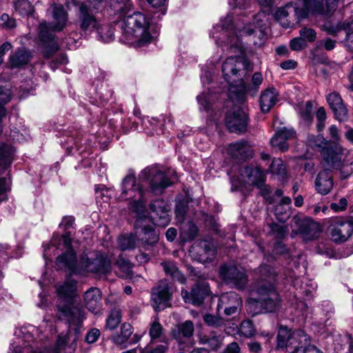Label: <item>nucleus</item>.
Returning <instances> with one entry per match:
<instances>
[{
    "label": "nucleus",
    "mask_w": 353,
    "mask_h": 353,
    "mask_svg": "<svg viewBox=\"0 0 353 353\" xmlns=\"http://www.w3.org/2000/svg\"><path fill=\"white\" fill-rule=\"evenodd\" d=\"M266 20V13L259 12L254 16L252 23H246L234 30L232 18L228 16L224 21L214 26L210 33L216 43L219 44V41L224 43L229 46L230 53L236 54L224 61L222 73L223 79L229 84L230 95L238 100L242 99L247 92V86L243 77L252 70L249 59L243 54L242 39L257 34L261 40L263 39Z\"/></svg>",
    "instance_id": "obj_1"
},
{
    "label": "nucleus",
    "mask_w": 353,
    "mask_h": 353,
    "mask_svg": "<svg viewBox=\"0 0 353 353\" xmlns=\"http://www.w3.org/2000/svg\"><path fill=\"white\" fill-rule=\"evenodd\" d=\"M259 272L261 280L254 288L257 297L248 299V310L254 314L276 312L281 307V299L274 285L275 272L270 265H261Z\"/></svg>",
    "instance_id": "obj_2"
},
{
    "label": "nucleus",
    "mask_w": 353,
    "mask_h": 353,
    "mask_svg": "<svg viewBox=\"0 0 353 353\" xmlns=\"http://www.w3.org/2000/svg\"><path fill=\"white\" fill-rule=\"evenodd\" d=\"M77 281L68 277L64 283L57 287L59 299L57 303V316L60 321H65L70 330L79 334L83 321L85 319L84 310L77 303Z\"/></svg>",
    "instance_id": "obj_3"
},
{
    "label": "nucleus",
    "mask_w": 353,
    "mask_h": 353,
    "mask_svg": "<svg viewBox=\"0 0 353 353\" xmlns=\"http://www.w3.org/2000/svg\"><path fill=\"white\" fill-rule=\"evenodd\" d=\"M150 19L144 14L136 12L124 18L121 23V37L120 41L123 43H136L143 47L150 43L156 37L159 29L151 32Z\"/></svg>",
    "instance_id": "obj_4"
},
{
    "label": "nucleus",
    "mask_w": 353,
    "mask_h": 353,
    "mask_svg": "<svg viewBox=\"0 0 353 353\" xmlns=\"http://www.w3.org/2000/svg\"><path fill=\"white\" fill-rule=\"evenodd\" d=\"M345 149L340 144L329 143L322 150V165L325 168L338 170L341 179L349 178L353 173V157L345 154Z\"/></svg>",
    "instance_id": "obj_5"
},
{
    "label": "nucleus",
    "mask_w": 353,
    "mask_h": 353,
    "mask_svg": "<svg viewBox=\"0 0 353 353\" xmlns=\"http://www.w3.org/2000/svg\"><path fill=\"white\" fill-rule=\"evenodd\" d=\"M121 196L124 199H133L130 205L133 212L141 213L144 211L147 202L145 191L141 185L137 183L134 175H127L123 179Z\"/></svg>",
    "instance_id": "obj_6"
},
{
    "label": "nucleus",
    "mask_w": 353,
    "mask_h": 353,
    "mask_svg": "<svg viewBox=\"0 0 353 353\" xmlns=\"http://www.w3.org/2000/svg\"><path fill=\"white\" fill-rule=\"evenodd\" d=\"M308 335L303 330H292L287 326L280 325L276 336V350H284L295 353L301 343L307 342Z\"/></svg>",
    "instance_id": "obj_7"
},
{
    "label": "nucleus",
    "mask_w": 353,
    "mask_h": 353,
    "mask_svg": "<svg viewBox=\"0 0 353 353\" xmlns=\"http://www.w3.org/2000/svg\"><path fill=\"white\" fill-rule=\"evenodd\" d=\"M219 276L226 285L238 290H245L249 281L245 270L232 263L221 265L219 268Z\"/></svg>",
    "instance_id": "obj_8"
},
{
    "label": "nucleus",
    "mask_w": 353,
    "mask_h": 353,
    "mask_svg": "<svg viewBox=\"0 0 353 353\" xmlns=\"http://www.w3.org/2000/svg\"><path fill=\"white\" fill-rule=\"evenodd\" d=\"M139 180L149 181L150 190L154 195H161L172 185L170 179L157 165L143 169L139 175Z\"/></svg>",
    "instance_id": "obj_9"
},
{
    "label": "nucleus",
    "mask_w": 353,
    "mask_h": 353,
    "mask_svg": "<svg viewBox=\"0 0 353 353\" xmlns=\"http://www.w3.org/2000/svg\"><path fill=\"white\" fill-rule=\"evenodd\" d=\"M80 264L84 270L100 276H106L112 271L110 259L101 252L96 253L94 257L82 255Z\"/></svg>",
    "instance_id": "obj_10"
},
{
    "label": "nucleus",
    "mask_w": 353,
    "mask_h": 353,
    "mask_svg": "<svg viewBox=\"0 0 353 353\" xmlns=\"http://www.w3.org/2000/svg\"><path fill=\"white\" fill-rule=\"evenodd\" d=\"M248 114L241 108L229 110L225 117V124L229 132L242 134L247 132L249 124Z\"/></svg>",
    "instance_id": "obj_11"
},
{
    "label": "nucleus",
    "mask_w": 353,
    "mask_h": 353,
    "mask_svg": "<svg viewBox=\"0 0 353 353\" xmlns=\"http://www.w3.org/2000/svg\"><path fill=\"white\" fill-rule=\"evenodd\" d=\"M192 258L199 263L212 262L216 254V250L212 241L206 239L196 241L190 248Z\"/></svg>",
    "instance_id": "obj_12"
},
{
    "label": "nucleus",
    "mask_w": 353,
    "mask_h": 353,
    "mask_svg": "<svg viewBox=\"0 0 353 353\" xmlns=\"http://www.w3.org/2000/svg\"><path fill=\"white\" fill-rule=\"evenodd\" d=\"M331 239L335 243H343L348 240L353 232V223L343 217L333 219L328 227Z\"/></svg>",
    "instance_id": "obj_13"
},
{
    "label": "nucleus",
    "mask_w": 353,
    "mask_h": 353,
    "mask_svg": "<svg viewBox=\"0 0 353 353\" xmlns=\"http://www.w3.org/2000/svg\"><path fill=\"white\" fill-rule=\"evenodd\" d=\"M172 296V291L167 280L161 281L159 285L152 290L151 299L154 310L160 311L168 307Z\"/></svg>",
    "instance_id": "obj_14"
},
{
    "label": "nucleus",
    "mask_w": 353,
    "mask_h": 353,
    "mask_svg": "<svg viewBox=\"0 0 353 353\" xmlns=\"http://www.w3.org/2000/svg\"><path fill=\"white\" fill-rule=\"evenodd\" d=\"M77 17L79 28L85 33L93 32L99 25L87 3H79Z\"/></svg>",
    "instance_id": "obj_15"
},
{
    "label": "nucleus",
    "mask_w": 353,
    "mask_h": 353,
    "mask_svg": "<svg viewBox=\"0 0 353 353\" xmlns=\"http://www.w3.org/2000/svg\"><path fill=\"white\" fill-rule=\"evenodd\" d=\"M150 210L152 212V219L154 225L159 227L167 226L170 218L168 214L170 208L168 204L163 199H156L150 203Z\"/></svg>",
    "instance_id": "obj_16"
},
{
    "label": "nucleus",
    "mask_w": 353,
    "mask_h": 353,
    "mask_svg": "<svg viewBox=\"0 0 353 353\" xmlns=\"http://www.w3.org/2000/svg\"><path fill=\"white\" fill-rule=\"evenodd\" d=\"M54 31L51 25L46 22H41L39 26V37L41 41L46 46V49L43 51V56L48 59L52 53H54L59 50V46L54 40Z\"/></svg>",
    "instance_id": "obj_17"
},
{
    "label": "nucleus",
    "mask_w": 353,
    "mask_h": 353,
    "mask_svg": "<svg viewBox=\"0 0 353 353\" xmlns=\"http://www.w3.org/2000/svg\"><path fill=\"white\" fill-rule=\"evenodd\" d=\"M242 305L241 298L235 292L222 294L219 299L217 310H223L226 316H231L239 312Z\"/></svg>",
    "instance_id": "obj_18"
},
{
    "label": "nucleus",
    "mask_w": 353,
    "mask_h": 353,
    "mask_svg": "<svg viewBox=\"0 0 353 353\" xmlns=\"http://www.w3.org/2000/svg\"><path fill=\"white\" fill-rule=\"evenodd\" d=\"M228 152L232 158L238 161H245L253 157V150L245 140L230 143L228 145Z\"/></svg>",
    "instance_id": "obj_19"
},
{
    "label": "nucleus",
    "mask_w": 353,
    "mask_h": 353,
    "mask_svg": "<svg viewBox=\"0 0 353 353\" xmlns=\"http://www.w3.org/2000/svg\"><path fill=\"white\" fill-rule=\"evenodd\" d=\"M326 99L336 119L340 122L346 121L348 111L341 95L336 92H333L327 95Z\"/></svg>",
    "instance_id": "obj_20"
},
{
    "label": "nucleus",
    "mask_w": 353,
    "mask_h": 353,
    "mask_svg": "<svg viewBox=\"0 0 353 353\" xmlns=\"http://www.w3.org/2000/svg\"><path fill=\"white\" fill-rule=\"evenodd\" d=\"M194 331V327L192 321H185L182 323L175 325L172 328L170 334L179 345H183L193 336Z\"/></svg>",
    "instance_id": "obj_21"
},
{
    "label": "nucleus",
    "mask_w": 353,
    "mask_h": 353,
    "mask_svg": "<svg viewBox=\"0 0 353 353\" xmlns=\"http://www.w3.org/2000/svg\"><path fill=\"white\" fill-rule=\"evenodd\" d=\"M333 185L332 170L323 168V169L319 172L315 180L316 191L321 194L326 195L332 190Z\"/></svg>",
    "instance_id": "obj_22"
},
{
    "label": "nucleus",
    "mask_w": 353,
    "mask_h": 353,
    "mask_svg": "<svg viewBox=\"0 0 353 353\" xmlns=\"http://www.w3.org/2000/svg\"><path fill=\"white\" fill-rule=\"evenodd\" d=\"M137 237L138 242L145 250L154 246L159 240V233L151 225L143 227L137 232Z\"/></svg>",
    "instance_id": "obj_23"
},
{
    "label": "nucleus",
    "mask_w": 353,
    "mask_h": 353,
    "mask_svg": "<svg viewBox=\"0 0 353 353\" xmlns=\"http://www.w3.org/2000/svg\"><path fill=\"white\" fill-rule=\"evenodd\" d=\"M181 294L185 303L199 305L203 302L205 298L208 295V290L204 286L196 284L192 288L190 292L187 290L182 289Z\"/></svg>",
    "instance_id": "obj_24"
},
{
    "label": "nucleus",
    "mask_w": 353,
    "mask_h": 353,
    "mask_svg": "<svg viewBox=\"0 0 353 353\" xmlns=\"http://www.w3.org/2000/svg\"><path fill=\"white\" fill-rule=\"evenodd\" d=\"M56 265L60 269H68L72 273H79L77 265V255L73 249L67 250L59 255L55 261Z\"/></svg>",
    "instance_id": "obj_25"
},
{
    "label": "nucleus",
    "mask_w": 353,
    "mask_h": 353,
    "mask_svg": "<svg viewBox=\"0 0 353 353\" xmlns=\"http://www.w3.org/2000/svg\"><path fill=\"white\" fill-rule=\"evenodd\" d=\"M85 307L91 312L97 314L101 307V292L97 288L92 287L84 294Z\"/></svg>",
    "instance_id": "obj_26"
},
{
    "label": "nucleus",
    "mask_w": 353,
    "mask_h": 353,
    "mask_svg": "<svg viewBox=\"0 0 353 353\" xmlns=\"http://www.w3.org/2000/svg\"><path fill=\"white\" fill-rule=\"evenodd\" d=\"M133 332L132 325L128 323H124L121 325L119 332L112 336V341L120 349H125L129 346L130 338Z\"/></svg>",
    "instance_id": "obj_27"
},
{
    "label": "nucleus",
    "mask_w": 353,
    "mask_h": 353,
    "mask_svg": "<svg viewBox=\"0 0 353 353\" xmlns=\"http://www.w3.org/2000/svg\"><path fill=\"white\" fill-rule=\"evenodd\" d=\"M300 233L305 241H309L316 239L321 230L319 223L312 220H304L299 227Z\"/></svg>",
    "instance_id": "obj_28"
},
{
    "label": "nucleus",
    "mask_w": 353,
    "mask_h": 353,
    "mask_svg": "<svg viewBox=\"0 0 353 353\" xmlns=\"http://www.w3.org/2000/svg\"><path fill=\"white\" fill-rule=\"evenodd\" d=\"M68 19V12L62 6H54L52 10V21L51 28L54 31L60 32L65 27Z\"/></svg>",
    "instance_id": "obj_29"
},
{
    "label": "nucleus",
    "mask_w": 353,
    "mask_h": 353,
    "mask_svg": "<svg viewBox=\"0 0 353 353\" xmlns=\"http://www.w3.org/2000/svg\"><path fill=\"white\" fill-rule=\"evenodd\" d=\"M279 92L276 88L272 87L265 89L260 97V105L263 112H268L276 104Z\"/></svg>",
    "instance_id": "obj_30"
},
{
    "label": "nucleus",
    "mask_w": 353,
    "mask_h": 353,
    "mask_svg": "<svg viewBox=\"0 0 353 353\" xmlns=\"http://www.w3.org/2000/svg\"><path fill=\"white\" fill-rule=\"evenodd\" d=\"M341 30L346 32V45L350 48H353V21L350 23L339 22L336 26L332 25L327 28L328 33L334 36Z\"/></svg>",
    "instance_id": "obj_31"
},
{
    "label": "nucleus",
    "mask_w": 353,
    "mask_h": 353,
    "mask_svg": "<svg viewBox=\"0 0 353 353\" xmlns=\"http://www.w3.org/2000/svg\"><path fill=\"white\" fill-rule=\"evenodd\" d=\"M223 336L215 332L209 334H201L199 336L200 344L208 345L212 351L219 350L223 345Z\"/></svg>",
    "instance_id": "obj_32"
},
{
    "label": "nucleus",
    "mask_w": 353,
    "mask_h": 353,
    "mask_svg": "<svg viewBox=\"0 0 353 353\" xmlns=\"http://www.w3.org/2000/svg\"><path fill=\"white\" fill-rule=\"evenodd\" d=\"M292 199L290 196H283L281 201L274 207V215L280 222H285L292 214Z\"/></svg>",
    "instance_id": "obj_33"
},
{
    "label": "nucleus",
    "mask_w": 353,
    "mask_h": 353,
    "mask_svg": "<svg viewBox=\"0 0 353 353\" xmlns=\"http://www.w3.org/2000/svg\"><path fill=\"white\" fill-rule=\"evenodd\" d=\"M166 276L170 277L174 281H179L181 283H185L186 278L179 270L176 265L170 261H163L161 263Z\"/></svg>",
    "instance_id": "obj_34"
},
{
    "label": "nucleus",
    "mask_w": 353,
    "mask_h": 353,
    "mask_svg": "<svg viewBox=\"0 0 353 353\" xmlns=\"http://www.w3.org/2000/svg\"><path fill=\"white\" fill-rule=\"evenodd\" d=\"M245 171L252 185L256 186L260 184L261 185L263 181H265V173L261 168L258 166L246 167Z\"/></svg>",
    "instance_id": "obj_35"
},
{
    "label": "nucleus",
    "mask_w": 353,
    "mask_h": 353,
    "mask_svg": "<svg viewBox=\"0 0 353 353\" xmlns=\"http://www.w3.org/2000/svg\"><path fill=\"white\" fill-rule=\"evenodd\" d=\"M305 5L310 9L314 14H331L333 11H329L327 6V0H303Z\"/></svg>",
    "instance_id": "obj_36"
},
{
    "label": "nucleus",
    "mask_w": 353,
    "mask_h": 353,
    "mask_svg": "<svg viewBox=\"0 0 353 353\" xmlns=\"http://www.w3.org/2000/svg\"><path fill=\"white\" fill-rule=\"evenodd\" d=\"M148 334L151 343H154L157 341L162 342V339L163 337H166L163 334V326L160 323L157 317H155L153 321L150 323Z\"/></svg>",
    "instance_id": "obj_37"
},
{
    "label": "nucleus",
    "mask_w": 353,
    "mask_h": 353,
    "mask_svg": "<svg viewBox=\"0 0 353 353\" xmlns=\"http://www.w3.org/2000/svg\"><path fill=\"white\" fill-rule=\"evenodd\" d=\"M329 143H330V141H327L321 134H309L307 138V145L312 149L319 152L321 154H322V150H323Z\"/></svg>",
    "instance_id": "obj_38"
},
{
    "label": "nucleus",
    "mask_w": 353,
    "mask_h": 353,
    "mask_svg": "<svg viewBox=\"0 0 353 353\" xmlns=\"http://www.w3.org/2000/svg\"><path fill=\"white\" fill-rule=\"evenodd\" d=\"M31 57L29 51L19 50L10 57V65L12 68H19L26 65Z\"/></svg>",
    "instance_id": "obj_39"
},
{
    "label": "nucleus",
    "mask_w": 353,
    "mask_h": 353,
    "mask_svg": "<svg viewBox=\"0 0 353 353\" xmlns=\"http://www.w3.org/2000/svg\"><path fill=\"white\" fill-rule=\"evenodd\" d=\"M12 148L6 144L0 145V167L7 168L12 163Z\"/></svg>",
    "instance_id": "obj_40"
},
{
    "label": "nucleus",
    "mask_w": 353,
    "mask_h": 353,
    "mask_svg": "<svg viewBox=\"0 0 353 353\" xmlns=\"http://www.w3.org/2000/svg\"><path fill=\"white\" fill-rule=\"evenodd\" d=\"M118 247L121 250L134 249L136 247L135 236L131 233L121 235L118 238Z\"/></svg>",
    "instance_id": "obj_41"
},
{
    "label": "nucleus",
    "mask_w": 353,
    "mask_h": 353,
    "mask_svg": "<svg viewBox=\"0 0 353 353\" xmlns=\"http://www.w3.org/2000/svg\"><path fill=\"white\" fill-rule=\"evenodd\" d=\"M121 312L119 309H112L106 319V328L110 330H115L121 321Z\"/></svg>",
    "instance_id": "obj_42"
},
{
    "label": "nucleus",
    "mask_w": 353,
    "mask_h": 353,
    "mask_svg": "<svg viewBox=\"0 0 353 353\" xmlns=\"http://www.w3.org/2000/svg\"><path fill=\"white\" fill-rule=\"evenodd\" d=\"M97 36L99 40L108 43L113 40L114 29L108 24L99 26L97 28Z\"/></svg>",
    "instance_id": "obj_43"
},
{
    "label": "nucleus",
    "mask_w": 353,
    "mask_h": 353,
    "mask_svg": "<svg viewBox=\"0 0 353 353\" xmlns=\"http://www.w3.org/2000/svg\"><path fill=\"white\" fill-rule=\"evenodd\" d=\"M68 340L69 336L68 335H59L56 342V346L52 350H50L51 352L60 353L61 350H67L68 348L70 349V353L73 352L74 347H73L72 344L68 345Z\"/></svg>",
    "instance_id": "obj_44"
},
{
    "label": "nucleus",
    "mask_w": 353,
    "mask_h": 353,
    "mask_svg": "<svg viewBox=\"0 0 353 353\" xmlns=\"http://www.w3.org/2000/svg\"><path fill=\"white\" fill-rule=\"evenodd\" d=\"M131 0H111L110 8L114 14H123L130 8Z\"/></svg>",
    "instance_id": "obj_45"
},
{
    "label": "nucleus",
    "mask_w": 353,
    "mask_h": 353,
    "mask_svg": "<svg viewBox=\"0 0 353 353\" xmlns=\"http://www.w3.org/2000/svg\"><path fill=\"white\" fill-rule=\"evenodd\" d=\"M239 332L241 335L246 338H252L256 334L255 327L250 320L243 321L240 324Z\"/></svg>",
    "instance_id": "obj_46"
},
{
    "label": "nucleus",
    "mask_w": 353,
    "mask_h": 353,
    "mask_svg": "<svg viewBox=\"0 0 353 353\" xmlns=\"http://www.w3.org/2000/svg\"><path fill=\"white\" fill-rule=\"evenodd\" d=\"M205 323L210 327H222L225 326L227 321L222 317L217 316L210 314H206L203 316Z\"/></svg>",
    "instance_id": "obj_47"
},
{
    "label": "nucleus",
    "mask_w": 353,
    "mask_h": 353,
    "mask_svg": "<svg viewBox=\"0 0 353 353\" xmlns=\"http://www.w3.org/2000/svg\"><path fill=\"white\" fill-rule=\"evenodd\" d=\"M14 9L20 15L25 16L31 14L32 6L28 0H16L14 3Z\"/></svg>",
    "instance_id": "obj_48"
},
{
    "label": "nucleus",
    "mask_w": 353,
    "mask_h": 353,
    "mask_svg": "<svg viewBox=\"0 0 353 353\" xmlns=\"http://www.w3.org/2000/svg\"><path fill=\"white\" fill-rule=\"evenodd\" d=\"M312 109L313 105L310 101H308L305 104L301 106L299 109V114L301 119L307 123H310L312 121Z\"/></svg>",
    "instance_id": "obj_49"
},
{
    "label": "nucleus",
    "mask_w": 353,
    "mask_h": 353,
    "mask_svg": "<svg viewBox=\"0 0 353 353\" xmlns=\"http://www.w3.org/2000/svg\"><path fill=\"white\" fill-rule=\"evenodd\" d=\"M116 265L123 273L129 275L133 268V264L126 258L119 256L116 261Z\"/></svg>",
    "instance_id": "obj_50"
},
{
    "label": "nucleus",
    "mask_w": 353,
    "mask_h": 353,
    "mask_svg": "<svg viewBox=\"0 0 353 353\" xmlns=\"http://www.w3.org/2000/svg\"><path fill=\"white\" fill-rule=\"evenodd\" d=\"M211 96L209 94L202 93L196 97L200 110L208 112L212 108Z\"/></svg>",
    "instance_id": "obj_51"
},
{
    "label": "nucleus",
    "mask_w": 353,
    "mask_h": 353,
    "mask_svg": "<svg viewBox=\"0 0 353 353\" xmlns=\"http://www.w3.org/2000/svg\"><path fill=\"white\" fill-rule=\"evenodd\" d=\"M310 341V337L308 336L307 342H304V343H302L301 345H299L295 353H323L315 345H311Z\"/></svg>",
    "instance_id": "obj_52"
},
{
    "label": "nucleus",
    "mask_w": 353,
    "mask_h": 353,
    "mask_svg": "<svg viewBox=\"0 0 353 353\" xmlns=\"http://www.w3.org/2000/svg\"><path fill=\"white\" fill-rule=\"evenodd\" d=\"M270 227L271 232L275 236L276 239H283L288 233V227L286 225L272 223Z\"/></svg>",
    "instance_id": "obj_53"
},
{
    "label": "nucleus",
    "mask_w": 353,
    "mask_h": 353,
    "mask_svg": "<svg viewBox=\"0 0 353 353\" xmlns=\"http://www.w3.org/2000/svg\"><path fill=\"white\" fill-rule=\"evenodd\" d=\"M281 136L278 135L276 132L274 135L270 139V144L274 148H277L281 151L284 152L288 150L289 145L285 139H281Z\"/></svg>",
    "instance_id": "obj_54"
},
{
    "label": "nucleus",
    "mask_w": 353,
    "mask_h": 353,
    "mask_svg": "<svg viewBox=\"0 0 353 353\" xmlns=\"http://www.w3.org/2000/svg\"><path fill=\"white\" fill-rule=\"evenodd\" d=\"M270 170L273 174L283 176L285 174V168L280 159H274L270 166Z\"/></svg>",
    "instance_id": "obj_55"
},
{
    "label": "nucleus",
    "mask_w": 353,
    "mask_h": 353,
    "mask_svg": "<svg viewBox=\"0 0 353 353\" xmlns=\"http://www.w3.org/2000/svg\"><path fill=\"white\" fill-rule=\"evenodd\" d=\"M12 99V92L8 85L0 84V105H5Z\"/></svg>",
    "instance_id": "obj_56"
},
{
    "label": "nucleus",
    "mask_w": 353,
    "mask_h": 353,
    "mask_svg": "<svg viewBox=\"0 0 353 353\" xmlns=\"http://www.w3.org/2000/svg\"><path fill=\"white\" fill-rule=\"evenodd\" d=\"M263 75L261 72H256L253 74L252 77V79H251V83H252V85H251V87L250 88H248L247 87V91L250 90V91H254V94H255L259 88V86L261 85V83H263Z\"/></svg>",
    "instance_id": "obj_57"
},
{
    "label": "nucleus",
    "mask_w": 353,
    "mask_h": 353,
    "mask_svg": "<svg viewBox=\"0 0 353 353\" xmlns=\"http://www.w3.org/2000/svg\"><path fill=\"white\" fill-rule=\"evenodd\" d=\"M299 34H300V37L303 38L304 39V41H305L306 43H307V41L313 42L316 39V31L312 28H307V27H304V28H301L299 30Z\"/></svg>",
    "instance_id": "obj_58"
},
{
    "label": "nucleus",
    "mask_w": 353,
    "mask_h": 353,
    "mask_svg": "<svg viewBox=\"0 0 353 353\" xmlns=\"http://www.w3.org/2000/svg\"><path fill=\"white\" fill-rule=\"evenodd\" d=\"M170 339L168 337L162 339V344L151 347L145 353H166L169 350Z\"/></svg>",
    "instance_id": "obj_59"
},
{
    "label": "nucleus",
    "mask_w": 353,
    "mask_h": 353,
    "mask_svg": "<svg viewBox=\"0 0 353 353\" xmlns=\"http://www.w3.org/2000/svg\"><path fill=\"white\" fill-rule=\"evenodd\" d=\"M276 132L278 133V135L281 136V139L283 138L286 141L296 136V132L292 128L283 127L279 128Z\"/></svg>",
    "instance_id": "obj_60"
},
{
    "label": "nucleus",
    "mask_w": 353,
    "mask_h": 353,
    "mask_svg": "<svg viewBox=\"0 0 353 353\" xmlns=\"http://www.w3.org/2000/svg\"><path fill=\"white\" fill-rule=\"evenodd\" d=\"M290 48L294 51H301L307 47V43L303 38L296 37L290 42Z\"/></svg>",
    "instance_id": "obj_61"
},
{
    "label": "nucleus",
    "mask_w": 353,
    "mask_h": 353,
    "mask_svg": "<svg viewBox=\"0 0 353 353\" xmlns=\"http://www.w3.org/2000/svg\"><path fill=\"white\" fill-rule=\"evenodd\" d=\"M328 132L331 141V144L339 143L341 141V136L339 134V130L335 125H332L329 127Z\"/></svg>",
    "instance_id": "obj_62"
},
{
    "label": "nucleus",
    "mask_w": 353,
    "mask_h": 353,
    "mask_svg": "<svg viewBox=\"0 0 353 353\" xmlns=\"http://www.w3.org/2000/svg\"><path fill=\"white\" fill-rule=\"evenodd\" d=\"M75 219L73 216H65L63 217L61 222L59 224V228L64 231L72 228L74 225Z\"/></svg>",
    "instance_id": "obj_63"
},
{
    "label": "nucleus",
    "mask_w": 353,
    "mask_h": 353,
    "mask_svg": "<svg viewBox=\"0 0 353 353\" xmlns=\"http://www.w3.org/2000/svg\"><path fill=\"white\" fill-rule=\"evenodd\" d=\"M100 331L97 328L91 329L85 336V341L89 344L95 343L99 338Z\"/></svg>",
    "instance_id": "obj_64"
}]
</instances>
